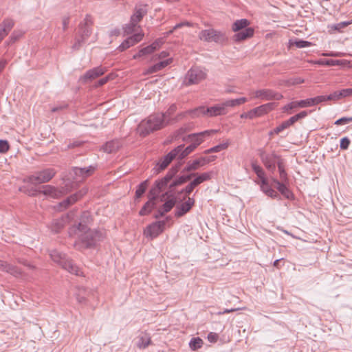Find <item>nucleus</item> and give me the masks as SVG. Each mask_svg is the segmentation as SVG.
I'll return each instance as SVG.
<instances>
[{
    "label": "nucleus",
    "instance_id": "obj_1",
    "mask_svg": "<svg viewBox=\"0 0 352 352\" xmlns=\"http://www.w3.org/2000/svg\"><path fill=\"white\" fill-rule=\"evenodd\" d=\"M78 235V241L74 243L77 250L91 248L95 247L98 243L102 241L106 236L105 232L100 230H91L78 231L76 233Z\"/></svg>",
    "mask_w": 352,
    "mask_h": 352
},
{
    "label": "nucleus",
    "instance_id": "obj_2",
    "mask_svg": "<svg viewBox=\"0 0 352 352\" xmlns=\"http://www.w3.org/2000/svg\"><path fill=\"white\" fill-rule=\"evenodd\" d=\"M250 24V21L246 19H239L234 22L232 30L235 32L232 37L234 42L240 43L254 36V29L248 27Z\"/></svg>",
    "mask_w": 352,
    "mask_h": 352
},
{
    "label": "nucleus",
    "instance_id": "obj_3",
    "mask_svg": "<svg viewBox=\"0 0 352 352\" xmlns=\"http://www.w3.org/2000/svg\"><path fill=\"white\" fill-rule=\"evenodd\" d=\"M165 114L157 113L150 116L146 121L139 126L140 134L146 136L151 132L159 130L165 126Z\"/></svg>",
    "mask_w": 352,
    "mask_h": 352
},
{
    "label": "nucleus",
    "instance_id": "obj_4",
    "mask_svg": "<svg viewBox=\"0 0 352 352\" xmlns=\"http://www.w3.org/2000/svg\"><path fill=\"white\" fill-rule=\"evenodd\" d=\"M94 20L90 14H86L85 19L79 24L78 36L72 45L74 50H78L92 34Z\"/></svg>",
    "mask_w": 352,
    "mask_h": 352
},
{
    "label": "nucleus",
    "instance_id": "obj_5",
    "mask_svg": "<svg viewBox=\"0 0 352 352\" xmlns=\"http://www.w3.org/2000/svg\"><path fill=\"white\" fill-rule=\"evenodd\" d=\"M50 255L53 261L61 266L64 270L76 276H82V272L79 267L72 260L66 258L64 254L54 250L51 251Z\"/></svg>",
    "mask_w": 352,
    "mask_h": 352
},
{
    "label": "nucleus",
    "instance_id": "obj_6",
    "mask_svg": "<svg viewBox=\"0 0 352 352\" xmlns=\"http://www.w3.org/2000/svg\"><path fill=\"white\" fill-rule=\"evenodd\" d=\"M201 41L211 43L214 42L219 45H225L228 41V37L225 31L217 30L214 28L201 30L198 35Z\"/></svg>",
    "mask_w": 352,
    "mask_h": 352
},
{
    "label": "nucleus",
    "instance_id": "obj_7",
    "mask_svg": "<svg viewBox=\"0 0 352 352\" xmlns=\"http://www.w3.org/2000/svg\"><path fill=\"white\" fill-rule=\"evenodd\" d=\"M55 174L56 172L54 169L47 168L29 176L26 181L34 185L46 183L50 181Z\"/></svg>",
    "mask_w": 352,
    "mask_h": 352
},
{
    "label": "nucleus",
    "instance_id": "obj_8",
    "mask_svg": "<svg viewBox=\"0 0 352 352\" xmlns=\"http://www.w3.org/2000/svg\"><path fill=\"white\" fill-rule=\"evenodd\" d=\"M258 152L262 163L272 173L275 171L276 164L278 165V160H283L280 155H276L275 152L267 153L263 149H260Z\"/></svg>",
    "mask_w": 352,
    "mask_h": 352
},
{
    "label": "nucleus",
    "instance_id": "obj_9",
    "mask_svg": "<svg viewBox=\"0 0 352 352\" xmlns=\"http://www.w3.org/2000/svg\"><path fill=\"white\" fill-rule=\"evenodd\" d=\"M146 13L147 10L146 5L136 7L133 14L131 17L130 23L125 28V32L129 34L135 32L136 30L138 23L142 19Z\"/></svg>",
    "mask_w": 352,
    "mask_h": 352
},
{
    "label": "nucleus",
    "instance_id": "obj_10",
    "mask_svg": "<svg viewBox=\"0 0 352 352\" xmlns=\"http://www.w3.org/2000/svg\"><path fill=\"white\" fill-rule=\"evenodd\" d=\"M206 74L199 67H192L186 74L184 84L191 85L198 84L206 78Z\"/></svg>",
    "mask_w": 352,
    "mask_h": 352
},
{
    "label": "nucleus",
    "instance_id": "obj_11",
    "mask_svg": "<svg viewBox=\"0 0 352 352\" xmlns=\"http://www.w3.org/2000/svg\"><path fill=\"white\" fill-rule=\"evenodd\" d=\"M166 221H158L148 225L144 230V234L146 238H156L164 230Z\"/></svg>",
    "mask_w": 352,
    "mask_h": 352
},
{
    "label": "nucleus",
    "instance_id": "obj_12",
    "mask_svg": "<svg viewBox=\"0 0 352 352\" xmlns=\"http://www.w3.org/2000/svg\"><path fill=\"white\" fill-rule=\"evenodd\" d=\"M307 115H308L307 111H302L296 114L295 116H292L289 119L283 122L280 125L276 126L273 130V131H272L270 133V134H272V133L278 134L283 130H285L287 128L289 127L290 126L293 125L297 121L305 118Z\"/></svg>",
    "mask_w": 352,
    "mask_h": 352
},
{
    "label": "nucleus",
    "instance_id": "obj_13",
    "mask_svg": "<svg viewBox=\"0 0 352 352\" xmlns=\"http://www.w3.org/2000/svg\"><path fill=\"white\" fill-rule=\"evenodd\" d=\"M254 97L262 100H279L283 98V95L270 89H262L254 92Z\"/></svg>",
    "mask_w": 352,
    "mask_h": 352
},
{
    "label": "nucleus",
    "instance_id": "obj_14",
    "mask_svg": "<svg viewBox=\"0 0 352 352\" xmlns=\"http://www.w3.org/2000/svg\"><path fill=\"white\" fill-rule=\"evenodd\" d=\"M215 155L208 157H201L193 161H189L187 166L184 169V171L190 172L192 170H197L200 166H203L210 162H213L216 159Z\"/></svg>",
    "mask_w": 352,
    "mask_h": 352
},
{
    "label": "nucleus",
    "instance_id": "obj_15",
    "mask_svg": "<svg viewBox=\"0 0 352 352\" xmlns=\"http://www.w3.org/2000/svg\"><path fill=\"white\" fill-rule=\"evenodd\" d=\"M87 192V188H83L79 190L78 192L74 193L67 197L66 199L63 200L62 202L59 203L57 206L56 208L58 210H62L63 209H66L70 205L76 202L79 199L82 197Z\"/></svg>",
    "mask_w": 352,
    "mask_h": 352
},
{
    "label": "nucleus",
    "instance_id": "obj_16",
    "mask_svg": "<svg viewBox=\"0 0 352 352\" xmlns=\"http://www.w3.org/2000/svg\"><path fill=\"white\" fill-rule=\"evenodd\" d=\"M217 132V131L214 129L206 130L200 133L190 134L188 135V138L191 142V144L195 146V148H196L204 141L206 137Z\"/></svg>",
    "mask_w": 352,
    "mask_h": 352
},
{
    "label": "nucleus",
    "instance_id": "obj_17",
    "mask_svg": "<svg viewBox=\"0 0 352 352\" xmlns=\"http://www.w3.org/2000/svg\"><path fill=\"white\" fill-rule=\"evenodd\" d=\"M183 147H184V144H181L177 146L171 151H170L163 158H162L158 164L159 170H162L166 168L168 166V164L172 162V160L179 155V152L182 150Z\"/></svg>",
    "mask_w": 352,
    "mask_h": 352
},
{
    "label": "nucleus",
    "instance_id": "obj_18",
    "mask_svg": "<svg viewBox=\"0 0 352 352\" xmlns=\"http://www.w3.org/2000/svg\"><path fill=\"white\" fill-rule=\"evenodd\" d=\"M95 168H96L93 166H89L87 168L74 167L73 168V172L74 174V179L76 182L82 181L85 178L90 176L95 170Z\"/></svg>",
    "mask_w": 352,
    "mask_h": 352
},
{
    "label": "nucleus",
    "instance_id": "obj_19",
    "mask_svg": "<svg viewBox=\"0 0 352 352\" xmlns=\"http://www.w3.org/2000/svg\"><path fill=\"white\" fill-rule=\"evenodd\" d=\"M195 204V199L188 197V199L180 205L177 206L175 210V216L177 218L184 216L186 214Z\"/></svg>",
    "mask_w": 352,
    "mask_h": 352
},
{
    "label": "nucleus",
    "instance_id": "obj_20",
    "mask_svg": "<svg viewBox=\"0 0 352 352\" xmlns=\"http://www.w3.org/2000/svg\"><path fill=\"white\" fill-rule=\"evenodd\" d=\"M92 221V218L89 212L85 211L82 213L80 217V221L77 226L74 227V232L87 230L88 229V225Z\"/></svg>",
    "mask_w": 352,
    "mask_h": 352
},
{
    "label": "nucleus",
    "instance_id": "obj_21",
    "mask_svg": "<svg viewBox=\"0 0 352 352\" xmlns=\"http://www.w3.org/2000/svg\"><path fill=\"white\" fill-rule=\"evenodd\" d=\"M0 270L7 272L14 277L22 276V272L18 267L1 260H0Z\"/></svg>",
    "mask_w": 352,
    "mask_h": 352
},
{
    "label": "nucleus",
    "instance_id": "obj_22",
    "mask_svg": "<svg viewBox=\"0 0 352 352\" xmlns=\"http://www.w3.org/2000/svg\"><path fill=\"white\" fill-rule=\"evenodd\" d=\"M206 113L208 117H214L227 113V110L225 109L223 102L218 104L211 107L206 108Z\"/></svg>",
    "mask_w": 352,
    "mask_h": 352
},
{
    "label": "nucleus",
    "instance_id": "obj_23",
    "mask_svg": "<svg viewBox=\"0 0 352 352\" xmlns=\"http://www.w3.org/2000/svg\"><path fill=\"white\" fill-rule=\"evenodd\" d=\"M106 69L102 67H96L88 70L82 76L85 80H94L104 74Z\"/></svg>",
    "mask_w": 352,
    "mask_h": 352
},
{
    "label": "nucleus",
    "instance_id": "obj_24",
    "mask_svg": "<svg viewBox=\"0 0 352 352\" xmlns=\"http://www.w3.org/2000/svg\"><path fill=\"white\" fill-rule=\"evenodd\" d=\"M14 25L13 20L4 19L0 25V42L8 35Z\"/></svg>",
    "mask_w": 352,
    "mask_h": 352
},
{
    "label": "nucleus",
    "instance_id": "obj_25",
    "mask_svg": "<svg viewBox=\"0 0 352 352\" xmlns=\"http://www.w3.org/2000/svg\"><path fill=\"white\" fill-rule=\"evenodd\" d=\"M276 107L275 102H269L254 108L256 117H261L272 111Z\"/></svg>",
    "mask_w": 352,
    "mask_h": 352
},
{
    "label": "nucleus",
    "instance_id": "obj_26",
    "mask_svg": "<svg viewBox=\"0 0 352 352\" xmlns=\"http://www.w3.org/2000/svg\"><path fill=\"white\" fill-rule=\"evenodd\" d=\"M43 195L49 196L51 198H58L61 196V191L54 186L50 185H45L43 186V190L41 191Z\"/></svg>",
    "mask_w": 352,
    "mask_h": 352
},
{
    "label": "nucleus",
    "instance_id": "obj_27",
    "mask_svg": "<svg viewBox=\"0 0 352 352\" xmlns=\"http://www.w3.org/2000/svg\"><path fill=\"white\" fill-rule=\"evenodd\" d=\"M180 164L176 165L172 167L167 174L162 179L157 180L159 182L158 185L164 186V187L167 186L168 183L173 179V177L177 174L179 170Z\"/></svg>",
    "mask_w": 352,
    "mask_h": 352
},
{
    "label": "nucleus",
    "instance_id": "obj_28",
    "mask_svg": "<svg viewBox=\"0 0 352 352\" xmlns=\"http://www.w3.org/2000/svg\"><path fill=\"white\" fill-rule=\"evenodd\" d=\"M67 219V217H62L60 219H54L52 221L50 226H49V228L52 232H58L64 228L65 225L66 224Z\"/></svg>",
    "mask_w": 352,
    "mask_h": 352
},
{
    "label": "nucleus",
    "instance_id": "obj_29",
    "mask_svg": "<svg viewBox=\"0 0 352 352\" xmlns=\"http://www.w3.org/2000/svg\"><path fill=\"white\" fill-rule=\"evenodd\" d=\"M172 63V58H168L165 60L160 61L154 65L148 67L146 71L144 72V74H151L155 72H157L162 69L164 68L169 64Z\"/></svg>",
    "mask_w": 352,
    "mask_h": 352
},
{
    "label": "nucleus",
    "instance_id": "obj_30",
    "mask_svg": "<svg viewBox=\"0 0 352 352\" xmlns=\"http://www.w3.org/2000/svg\"><path fill=\"white\" fill-rule=\"evenodd\" d=\"M122 146L121 142L118 140H113L107 142L102 146L104 152L111 153L117 151Z\"/></svg>",
    "mask_w": 352,
    "mask_h": 352
},
{
    "label": "nucleus",
    "instance_id": "obj_31",
    "mask_svg": "<svg viewBox=\"0 0 352 352\" xmlns=\"http://www.w3.org/2000/svg\"><path fill=\"white\" fill-rule=\"evenodd\" d=\"M272 181L273 183H274L276 186V188L287 199H289L292 193L291 191L288 189V188L285 185L284 182H280L276 178H272Z\"/></svg>",
    "mask_w": 352,
    "mask_h": 352
},
{
    "label": "nucleus",
    "instance_id": "obj_32",
    "mask_svg": "<svg viewBox=\"0 0 352 352\" xmlns=\"http://www.w3.org/2000/svg\"><path fill=\"white\" fill-rule=\"evenodd\" d=\"M158 184L159 182L157 180L155 181V186L151 188L148 195V199L153 200L155 202L160 191L164 188V186L158 185Z\"/></svg>",
    "mask_w": 352,
    "mask_h": 352
},
{
    "label": "nucleus",
    "instance_id": "obj_33",
    "mask_svg": "<svg viewBox=\"0 0 352 352\" xmlns=\"http://www.w3.org/2000/svg\"><path fill=\"white\" fill-rule=\"evenodd\" d=\"M156 202L148 199V201L145 203V204L142 206L141 210L139 212V214L140 216L148 215L151 213L153 209L155 207Z\"/></svg>",
    "mask_w": 352,
    "mask_h": 352
},
{
    "label": "nucleus",
    "instance_id": "obj_34",
    "mask_svg": "<svg viewBox=\"0 0 352 352\" xmlns=\"http://www.w3.org/2000/svg\"><path fill=\"white\" fill-rule=\"evenodd\" d=\"M248 101V99L245 97L236 98V99H232V100H228L223 102L225 109H226L227 107H234L236 106H239Z\"/></svg>",
    "mask_w": 352,
    "mask_h": 352
},
{
    "label": "nucleus",
    "instance_id": "obj_35",
    "mask_svg": "<svg viewBox=\"0 0 352 352\" xmlns=\"http://www.w3.org/2000/svg\"><path fill=\"white\" fill-rule=\"evenodd\" d=\"M151 336L145 333L143 336L139 337L138 342L137 343V346L139 349H144L148 347L150 344H151Z\"/></svg>",
    "mask_w": 352,
    "mask_h": 352
},
{
    "label": "nucleus",
    "instance_id": "obj_36",
    "mask_svg": "<svg viewBox=\"0 0 352 352\" xmlns=\"http://www.w3.org/2000/svg\"><path fill=\"white\" fill-rule=\"evenodd\" d=\"M261 189L268 197L272 198H278L279 199H280L278 193L270 186L269 183L265 185H261Z\"/></svg>",
    "mask_w": 352,
    "mask_h": 352
},
{
    "label": "nucleus",
    "instance_id": "obj_37",
    "mask_svg": "<svg viewBox=\"0 0 352 352\" xmlns=\"http://www.w3.org/2000/svg\"><path fill=\"white\" fill-rule=\"evenodd\" d=\"M206 108L203 106H200L199 107H197L193 109L188 110L186 112V114H188L191 116V118H197L199 117L200 116H207L206 113Z\"/></svg>",
    "mask_w": 352,
    "mask_h": 352
},
{
    "label": "nucleus",
    "instance_id": "obj_38",
    "mask_svg": "<svg viewBox=\"0 0 352 352\" xmlns=\"http://www.w3.org/2000/svg\"><path fill=\"white\" fill-rule=\"evenodd\" d=\"M156 44H151L148 46H146L142 49H141L138 54H135L133 56V58L136 59L141 56H144L148 54H150L153 53L154 51H155V47Z\"/></svg>",
    "mask_w": 352,
    "mask_h": 352
},
{
    "label": "nucleus",
    "instance_id": "obj_39",
    "mask_svg": "<svg viewBox=\"0 0 352 352\" xmlns=\"http://www.w3.org/2000/svg\"><path fill=\"white\" fill-rule=\"evenodd\" d=\"M278 168L279 171L280 182H286L288 180L287 173L285 170L284 160H279L278 162Z\"/></svg>",
    "mask_w": 352,
    "mask_h": 352
},
{
    "label": "nucleus",
    "instance_id": "obj_40",
    "mask_svg": "<svg viewBox=\"0 0 352 352\" xmlns=\"http://www.w3.org/2000/svg\"><path fill=\"white\" fill-rule=\"evenodd\" d=\"M193 175V174H190L188 175H182L175 179L169 186L170 191H173V188L174 187L181 185L186 182L187 181L190 180Z\"/></svg>",
    "mask_w": 352,
    "mask_h": 352
},
{
    "label": "nucleus",
    "instance_id": "obj_41",
    "mask_svg": "<svg viewBox=\"0 0 352 352\" xmlns=\"http://www.w3.org/2000/svg\"><path fill=\"white\" fill-rule=\"evenodd\" d=\"M86 289L83 287H78L77 292L75 294L76 299L79 304L86 305L87 304V298L86 295Z\"/></svg>",
    "mask_w": 352,
    "mask_h": 352
},
{
    "label": "nucleus",
    "instance_id": "obj_42",
    "mask_svg": "<svg viewBox=\"0 0 352 352\" xmlns=\"http://www.w3.org/2000/svg\"><path fill=\"white\" fill-rule=\"evenodd\" d=\"M148 186V180H145L141 182L135 190V198L139 199L145 192Z\"/></svg>",
    "mask_w": 352,
    "mask_h": 352
},
{
    "label": "nucleus",
    "instance_id": "obj_43",
    "mask_svg": "<svg viewBox=\"0 0 352 352\" xmlns=\"http://www.w3.org/2000/svg\"><path fill=\"white\" fill-rule=\"evenodd\" d=\"M203 344V340L200 338L197 337L191 339V340L189 342V346L192 350L195 351L200 349L202 346Z\"/></svg>",
    "mask_w": 352,
    "mask_h": 352
},
{
    "label": "nucleus",
    "instance_id": "obj_44",
    "mask_svg": "<svg viewBox=\"0 0 352 352\" xmlns=\"http://www.w3.org/2000/svg\"><path fill=\"white\" fill-rule=\"evenodd\" d=\"M304 82H305V80L300 77H294V78H291L287 80L283 81V82H281L280 85H284L286 86H292V85L301 84V83H303Z\"/></svg>",
    "mask_w": 352,
    "mask_h": 352
},
{
    "label": "nucleus",
    "instance_id": "obj_45",
    "mask_svg": "<svg viewBox=\"0 0 352 352\" xmlns=\"http://www.w3.org/2000/svg\"><path fill=\"white\" fill-rule=\"evenodd\" d=\"M176 204V199L175 197L170 199L167 200L163 205H162V210L164 212L166 213L170 211V210L175 206Z\"/></svg>",
    "mask_w": 352,
    "mask_h": 352
},
{
    "label": "nucleus",
    "instance_id": "obj_46",
    "mask_svg": "<svg viewBox=\"0 0 352 352\" xmlns=\"http://www.w3.org/2000/svg\"><path fill=\"white\" fill-rule=\"evenodd\" d=\"M195 149V146L190 144L186 148H182V150L179 152V155H177L178 158L182 160L183 158L188 155L190 153H192Z\"/></svg>",
    "mask_w": 352,
    "mask_h": 352
},
{
    "label": "nucleus",
    "instance_id": "obj_47",
    "mask_svg": "<svg viewBox=\"0 0 352 352\" xmlns=\"http://www.w3.org/2000/svg\"><path fill=\"white\" fill-rule=\"evenodd\" d=\"M319 64L327 66L341 65L342 64V60L333 59L323 60L319 61Z\"/></svg>",
    "mask_w": 352,
    "mask_h": 352
},
{
    "label": "nucleus",
    "instance_id": "obj_48",
    "mask_svg": "<svg viewBox=\"0 0 352 352\" xmlns=\"http://www.w3.org/2000/svg\"><path fill=\"white\" fill-rule=\"evenodd\" d=\"M327 96V100L337 101L342 98L341 90L336 91Z\"/></svg>",
    "mask_w": 352,
    "mask_h": 352
},
{
    "label": "nucleus",
    "instance_id": "obj_49",
    "mask_svg": "<svg viewBox=\"0 0 352 352\" xmlns=\"http://www.w3.org/2000/svg\"><path fill=\"white\" fill-rule=\"evenodd\" d=\"M299 107L298 101L291 102L283 107V111L288 114H291L292 112L291 110Z\"/></svg>",
    "mask_w": 352,
    "mask_h": 352
},
{
    "label": "nucleus",
    "instance_id": "obj_50",
    "mask_svg": "<svg viewBox=\"0 0 352 352\" xmlns=\"http://www.w3.org/2000/svg\"><path fill=\"white\" fill-rule=\"evenodd\" d=\"M252 168L253 171L256 174L257 177L259 178L263 175H265V171L260 166L257 165L256 163L252 164Z\"/></svg>",
    "mask_w": 352,
    "mask_h": 352
},
{
    "label": "nucleus",
    "instance_id": "obj_51",
    "mask_svg": "<svg viewBox=\"0 0 352 352\" xmlns=\"http://www.w3.org/2000/svg\"><path fill=\"white\" fill-rule=\"evenodd\" d=\"M298 104L301 108L314 106L312 98L298 101Z\"/></svg>",
    "mask_w": 352,
    "mask_h": 352
},
{
    "label": "nucleus",
    "instance_id": "obj_52",
    "mask_svg": "<svg viewBox=\"0 0 352 352\" xmlns=\"http://www.w3.org/2000/svg\"><path fill=\"white\" fill-rule=\"evenodd\" d=\"M240 117H241V118H244V119H247V118L253 119L254 118H256L254 109H251L250 111H249L248 112L241 113Z\"/></svg>",
    "mask_w": 352,
    "mask_h": 352
},
{
    "label": "nucleus",
    "instance_id": "obj_53",
    "mask_svg": "<svg viewBox=\"0 0 352 352\" xmlns=\"http://www.w3.org/2000/svg\"><path fill=\"white\" fill-rule=\"evenodd\" d=\"M352 24V20L348 21H342L340 23H338L337 24H335L333 28L336 30H340L342 28H346L349 25Z\"/></svg>",
    "mask_w": 352,
    "mask_h": 352
},
{
    "label": "nucleus",
    "instance_id": "obj_54",
    "mask_svg": "<svg viewBox=\"0 0 352 352\" xmlns=\"http://www.w3.org/2000/svg\"><path fill=\"white\" fill-rule=\"evenodd\" d=\"M294 44L298 48H304L311 45V43L303 40L296 41Z\"/></svg>",
    "mask_w": 352,
    "mask_h": 352
},
{
    "label": "nucleus",
    "instance_id": "obj_55",
    "mask_svg": "<svg viewBox=\"0 0 352 352\" xmlns=\"http://www.w3.org/2000/svg\"><path fill=\"white\" fill-rule=\"evenodd\" d=\"M350 144V140L347 137H344L340 140V147L342 150H346Z\"/></svg>",
    "mask_w": 352,
    "mask_h": 352
},
{
    "label": "nucleus",
    "instance_id": "obj_56",
    "mask_svg": "<svg viewBox=\"0 0 352 352\" xmlns=\"http://www.w3.org/2000/svg\"><path fill=\"white\" fill-rule=\"evenodd\" d=\"M9 149V144L8 141L0 140V153H6Z\"/></svg>",
    "mask_w": 352,
    "mask_h": 352
},
{
    "label": "nucleus",
    "instance_id": "obj_57",
    "mask_svg": "<svg viewBox=\"0 0 352 352\" xmlns=\"http://www.w3.org/2000/svg\"><path fill=\"white\" fill-rule=\"evenodd\" d=\"M230 144V141L228 140L225 142L214 146L216 152H219L223 150H226Z\"/></svg>",
    "mask_w": 352,
    "mask_h": 352
},
{
    "label": "nucleus",
    "instance_id": "obj_58",
    "mask_svg": "<svg viewBox=\"0 0 352 352\" xmlns=\"http://www.w3.org/2000/svg\"><path fill=\"white\" fill-rule=\"evenodd\" d=\"M351 121H352V117H351V118L343 117V118H341L337 120L335 122V124L336 125L345 124Z\"/></svg>",
    "mask_w": 352,
    "mask_h": 352
},
{
    "label": "nucleus",
    "instance_id": "obj_59",
    "mask_svg": "<svg viewBox=\"0 0 352 352\" xmlns=\"http://www.w3.org/2000/svg\"><path fill=\"white\" fill-rule=\"evenodd\" d=\"M312 100L314 106L322 102L327 101L326 96H318L315 98H312Z\"/></svg>",
    "mask_w": 352,
    "mask_h": 352
},
{
    "label": "nucleus",
    "instance_id": "obj_60",
    "mask_svg": "<svg viewBox=\"0 0 352 352\" xmlns=\"http://www.w3.org/2000/svg\"><path fill=\"white\" fill-rule=\"evenodd\" d=\"M111 75H108L102 78H100L97 82H96V87H100V86H102L103 85H104L105 83H107L110 79H111Z\"/></svg>",
    "mask_w": 352,
    "mask_h": 352
},
{
    "label": "nucleus",
    "instance_id": "obj_61",
    "mask_svg": "<svg viewBox=\"0 0 352 352\" xmlns=\"http://www.w3.org/2000/svg\"><path fill=\"white\" fill-rule=\"evenodd\" d=\"M342 98L352 96V88L341 89Z\"/></svg>",
    "mask_w": 352,
    "mask_h": 352
},
{
    "label": "nucleus",
    "instance_id": "obj_62",
    "mask_svg": "<svg viewBox=\"0 0 352 352\" xmlns=\"http://www.w3.org/2000/svg\"><path fill=\"white\" fill-rule=\"evenodd\" d=\"M177 110V106L175 104H171L168 109L167 110V111L164 113L165 114V118H166V116H170L171 114H173V113H175Z\"/></svg>",
    "mask_w": 352,
    "mask_h": 352
},
{
    "label": "nucleus",
    "instance_id": "obj_63",
    "mask_svg": "<svg viewBox=\"0 0 352 352\" xmlns=\"http://www.w3.org/2000/svg\"><path fill=\"white\" fill-rule=\"evenodd\" d=\"M202 182L199 177V176L197 177L195 179H193L189 184L194 189L197 186L201 184Z\"/></svg>",
    "mask_w": 352,
    "mask_h": 352
},
{
    "label": "nucleus",
    "instance_id": "obj_64",
    "mask_svg": "<svg viewBox=\"0 0 352 352\" xmlns=\"http://www.w3.org/2000/svg\"><path fill=\"white\" fill-rule=\"evenodd\" d=\"M202 182L199 177V176L197 177L195 179H193L189 184L194 189L197 186L201 184Z\"/></svg>",
    "mask_w": 352,
    "mask_h": 352
}]
</instances>
